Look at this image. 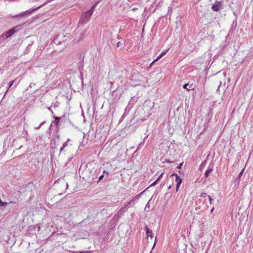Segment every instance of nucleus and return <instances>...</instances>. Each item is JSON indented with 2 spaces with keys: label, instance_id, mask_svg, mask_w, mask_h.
Listing matches in <instances>:
<instances>
[{
  "label": "nucleus",
  "instance_id": "f257e3e1",
  "mask_svg": "<svg viewBox=\"0 0 253 253\" xmlns=\"http://www.w3.org/2000/svg\"><path fill=\"white\" fill-rule=\"evenodd\" d=\"M56 126H69L73 125L69 117V114H65L61 117H54V121H52Z\"/></svg>",
  "mask_w": 253,
  "mask_h": 253
},
{
  "label": "nucleus",
  "instance_id": "f03ea898",
  "mask_svg": "<svg viewBox=\"0 0 253 253\" xmlns=\"http://www.w3.org/2000/svg\"><path fill=\"white\" fill-rule=\"evenodd\" d=\"M41 6H42V5L39 6L33 9H30V10H28L22 12L18 15L14 16L13 17L18 18V17H23L26 18V17H28V16H29L30 15H31L34 11L39 9Z\"/></svg>",
  "mask_w": 253,
  "mask_h": 253
},
{
  "label": "nucleus",
  "instance_id": "7ed1b4c3",
  "mask_svg": "<svg viewBox=\"0 0 253 253\" xmlns=\"http://www.w3.org/2000/svg\"><path fill=\"white\" fill-rule=\"evenodd\" d=\"M92 14V13L90 11H88L84 13L82 16V21L84 23L87 22L89 20Z\"/></svg>",
  "mask_w": 253,
  "mask_h": 253
},
{
  "label": "nucleus",
  "instance_id": "20e7f679",
  "mask_svg": "<svg viewBox=\"0 0 253 253\" xmlns=\"http://www.w3.org/2000/svg\"><path fill=\"white\" fill-rule=\"evenodd\" d=\"M15 31L11 28L6 32L3 33L2 36L3 38L7 39L13 35Z\"/></svg>",
  "mask_w": 253,
  "mask_h": 253
},
{
  "label": "nucleus",
  "instance_id": "39448f33",
  "mask_svg": "<svg viewBox=\"0 0 253 253\" xmlns=\"http://www.w3.org/2000/svg\"><path fill=\"white\" fill-rule=\"evenodd\" d=\"M18 78L15 79V80H13L12 81H10L8 84V87L6 92L8 91L9 89L12 86V85L15 84V85L14 87H15L19 83L20 80L17 81Z\"/></svg>",
  "mask_w": 253,
  "mask_h": 253
},
{
  "label": "nucleus",
  "instance_id": "423d86ee",
  "mask_svg": "<svg viewBox=\"0 0 253 253\" xmlns=\"http://www.w3.org/2000/svg\"><path fill=\"white\" fill-rule=\"evenodd\" d=\"M221 3L219 1H216L214 4H212L211 9L215 11H218L220 8Z\"/></svg>",
  "mask_w": 253,
  "mask_h": 253
},
{
  "label": "nucleus",
  "instance_id": "0eeeda50",
  "mask_svg": "<svg viewBox=\"0 0 253 253\" xmlns=\"http://www.w3.org/2000/svg\"><path fill=\"white\" fill-rule=\"evenodd\" d=\"M183 88L187 89V90H191L194 89V86L192 84H190V83L188 82L183 85Z\"/></svg>",
  "mask_w": 253,
  "mask_h": 253
},
{
  "label": "nucleus",
  "instance_id": "6e6552de",
  "mask_svg": "<svg viewBox=\"0 0 253 253\" xmlns=\"http://www.w3.org/2000/svg\"><path fill=\"white\" fill-rule=\"evenodd\" d=\"M145 229L146 232L147 236H150L151 238L152 239L153 237V233H152V230H150L147 226L145 227Z\"/></svg>",
  "mask_w": 253,
  "mask_h": 253
},
{
  "label": "nucleus",
  "instance_id": "1a4fd4ad",
  "mask_svg": "<svg viewBox=\"0 0 253 253\" xmlns=\"http://www.w3.org/2000/svg\"><path fill=\"white\" fill-rule=\"evenodd\" d=\"M213 170V167L209 166L208 167V169L206 170L205 173V177L206 178H207L209 175V174Z\"/></svg>",
  "mask_w": 253,
  "mask_h": 253
},
{
  "label": "nucleus",
  "instance_id": "9d476101",
  "mask_svg": "<svg viewBox=\"0 0 253 253\" xmlns=\"http://www.w3.org/2000/svg\"><path fill=\"white\" fill-rule=\"evenodd\" d=\"M126 207H127V206H125L119 210V211H118V213H117V214L118 216H121L123 213H124V212H125L126 211V210H127Z\"/></svg>",
  "mask_w": 253,
  "mask_h": 253
},
{
  "label": "nucleus",
  "instance_id": "9b49d317",
  "mask_svg": "<svg viewBox=\"0 0 253 253\" xmlns=\"http://www.w3.org/2000/svg\"><path fill=\"white\" fill-rule=\"evenodd\" d=\"M21 28H22V25H17V26L14 27L12 29L15 31V33H16V32L20 30L21 29Z\"/></svg>",
  "mask_w": 253,
  "mask_h": 253
},
{
  "label": "nucleus",
  "instance_id": "f8f14e48",
  "mask_svg": "<svg viewBox=\"0 0 253 253\" xmlns=\"http://www.w3.org/2000/svg\"><path fill=\"white\" fill-rule=\"evenodd\" d=\"M174 176H175V181L177 182L178 181V179H179L180 177L176 174V173H173L170 175V177H172Z\"/></svg>",
  "mask_w": 253,
  "mask_h": 253
},
{
  "label": "nucleus",
  "instance_id": "ddd939ff",
  "mask_svg": "<svg viewBox=\"0 0 253 253\" xmlns=\"http://www.w3.org/2000/svg\"><path fill=\"white\" fill-rule=\"evenodd\" d=\"M97 4L98 2H96L95 4H94L89 11H90L91 12L93 13V11Z\"/></svg>",
  "mask_w": 253,
  "mask_h": 253
},
{
  "label": "nucleus",
  "instance_id": "4468645a",
  "mask_svg": "<svg viewBox=\"0 0 253 253\" xmlns=\"http://www.w3.org/2000/svg\"><path fill=\"white\" fill-rule=\"evenodd\" d=\"M135 198H136V197H135ZM135 199V198H133V199L131 200V201H130L128 204H127V206H128L129 205L130 207H132L133 206V204H134V203L133 202V200Z\"/></svg>",
  "mask_w": 253,
  "mask_h": 253
},
{
  "label": "nucleus",
  "instance_id": "2eb2a0df",
  "mask_svg": "<svg viewBox=\"0 0 253 253\" xmlns=\"http://www.w3.org/2000/svg\"><path fill=\"white\" fill-rule=\"evenodd\" d=\"M7 205V203L3 202L0 199V207L1 206H5Z\"/></svg>",
  "mask_w": 253,
  "mask_h": 253
},
{
  "label": "nucleus",
  "instance_id": "dca6fc26",
  "mask_svg": "<svg viewBox=\"0 0 253 253\" xmlns=\"http://www.w3.org/2000/svg\"><path fill=\"white\" fill-rule=\"evenodd\" d=\"M67 145V141L63 143V146L61 147L60 152L63 150L64 148Z\"/></svg>",
  "mask_w": 253,
  "mask_h": 253
},
{
  "label": "nucleus",
  "instance_id": "f3484780",
  "mask_svg": "<svg viewBox=\"0 0 253 253\" xmlns=\"http://www.w3.org/2000/svg\"><path fill=\"white\" fill-rule=\"evenodd\" d=\"M208 197L209 198V202H210V204H212V201L213 200V199L211 198V196H209V195H208Z\"/></svg>",
  "mask_w": 253,
  "mask_h": 253
},
{
  "label": "nucleus",
  "instance_id": "a211bd4d",
  "mask_svg": "<svg viewBox=\"0 0 253 253\" xmlns=\"http://www.w3.org/2000/svg\"><path fill=\"white\" fill-rule=\"evenodd\" d=\"M103 177H104V174H102V175H101L99 177V178H98V180L97 182H99V181H100L101 180H102V179H103Z\"/></svg>",
  "mask_w": 253,
  "mask_h": 253
},
{
  "label": "nucleus",
  "instance_id": "6ab92c4d",
  "mask_svg": "<svg viewBox=\"0 0 253 253\" xmlns=\"http://www.w3.org/2000/svg\"><path fill=\"white\" fill-rule=\"evenodd\" d=\"M182 180L181 178H180L179 179H178V181L176 182V184H181L182 183Z\"/></svg>",
  "mask_w": 253,
  "mask_h": 253
},
{
  "label": "nucleus",
  "instance_id": "aec40b11",
  "mask_svg": "<svg viewBox=\"0 0 253 253\" xmlns=\"http://www.w3.org/2000/svg\"><path fill=\"white\" fill-rule=\"evenodd\" d=\"M144 141L140 143L138 145V148H140L142 146H143L144 145Z\"/></svg>",
  "mask_w": 253,
  "mask_h": 253
},
{
  "label": "nucleus",
  "instance_id": "412c9836",
  "mask_svg": "<svg viewBox=\"0 0 253 253\" xmlns=\"http://www.w3.org/2000/svg\"><path fill=\"white\" fill-rule=\"evenodd\" d=\"M183 163H181L180 164H179V165L177 167V168L178 169H181L182 166H183Z\"/></svg>",
  "mask_w": 253,
  "mask_h": 253
},
{
  "label": "nucleus",
  "instance_id": "4be33fe9",
  "mask_svg": "<svg viewBox=\"0 0 253 253\" xmlns=\"http://www.w3.org/2000/svg\"><path fill=\"white\" fill-rule=\"evenodd\" d=\"M158 181L156 180L154 182H153L151 184L150 186H153L155 185L157 183Z\"/></svg>",
  "mask_w": 253,
  "mask_h": 253
},
{
  "label": "nucleus",
  "instance_id": "5701e85b",
  "mask_svg": "<svg viewBox=\"0 0 253 253\" xmlns=\"http://www.w3.org/2000/svg\"><path fill=\"white\" fill-rule=\"evenodd\" d=\"M162 176H163V174H161L158 177V178L156 179V180L158 182L162 177Z\"/></svg>",
  "mask_w": 253,
  "mask_h": 253
},
{
  "label": "nucleus",
  "instance_id": "b1692460",
  "mask_svg": "<svg viewBox=\"0 0 253 253\" xmlns=\"http://www.w3.org/2000/svg\"><path fill=\"white\" fill-rule=\"evenodd\" d=\"M201 196L203 197H205L208 196V195H207V194L206 193H203L201 194Z\"/></svg>",
  "mask_w": 253,
  "mask_h": 253
},
{
  "label": "nucleus",
  "instance_id": "393cba45",
  "mask_svg": "<svg viewBox=\"0 0 253 253\" xmlns=\"http://www.w3.org/2000/svg\"><path fill=\"white\" fill-rule=\"evenodd\" d=\"M161 58V56L159 55V56L157 57V58H156L155 60H154V62H156V61H158V60H159Z\"/></svg>",
  "mask_w": 253,
  "mask_h": 253
},
{
  "label": "nucleus",
  "instance_id": "a878e982",
  "mask_svg": "<svg viewBox=\"0 0 253 253\" xmlns=\"http://www.w3.org/2000/svg\"><path fill=\"white\" fill-rule=\"evenodd\" d=\"M180 184H176V191H177L179 188V187H180Z\"/></svg>",
  "mask_w": 253,
  "mask_h": 253
},
{
  "label": "nucleus",
  "instance_id": "bb28decb",
  "mask_svg": "<svg viewBox=\"0 0 253 253\" xmlns=\"http://www.w3.org/2000/svg\"><path fill=\"white\" fill-rule=\"evenodd\" d=\"M123 129L121 131V133L119 134L120 136H121L122 137H125V135H124V133H123Z\"/></svg>",
  "mask_w": 253,
  "mask_h": 253
},
{
  "label": "nucleus",
  "instance_id": "cd10ccee",
  "mask_svg": "<svg viewBox=\"0 0 253 253\" xmlns=\"http://www.w3.org/2000/svg\"><path fill=\"white\" fill-rule=\"evenodd\" d=\"M244 170V169H243L241 170V171L240 172V173H239V177H241V176H242V174H243V173Z\"/></svg>",
  "mask_w": 253,
  "mask_h": 253
},
{
  "label": "nucleus",
  "instance_id": "c85d7f7f",
  "mask_svg": "<svg viewBox=\"0 0 253 253\" xmlns=\"http://www.w3.org/2000/svg\"><path fill=\"white\" fill-rule=\"evenodd\" d=\"M166 52H162L159 55L161 56V58L166 54Z\"/></svg>",
  "mask_w": 253,
  "mask_h": 253
},
{
  "label": "nucleus",
  "instance_id": "c756f323",
  "mask_svg": "<svg viewBox=\"0 0 253 253\" xmlns=\"http://www.w3.org/2000/svg\"><path fill=\"white\" fill-rule=\"evenodd\" d=\"M84 145H85V144L84 143V142L83 141L82 142L80 143V147H81V146L84 147Z\"/></svg>",
  "mask_w": 253,
  "mask_h": 253
},
{
  "label": "nucleus",
  "instance_id": "7c9ffc66",
  "mask_svg": "<svg viewBox=\"0 0 253 253\" xmlns=\"http://www.w3.org/2000/svg\"><path fill=\"white\" fill-rule=\"evenodd\" d=\"M45 123V122H42L39 126H42L44 125V124Z\"/></svg>",
  "mask_w": 253,
  "mask_h": 253
},
{
  "label": "nucleus",
  "instance_id": "2f4dec72",
  "mask_svg": "<svg viewBox=\"0 0 253 253\" xmlns=\"http://www.w3.org/2000/svg\"><path fill=\"white\" fill-rule=\"evenodd\" d=\"M149 136V134H147L146 135V136L143 139V141L144 142V141L145 140V139L148 137Z\"/></svg>",
  "mask_w": 253,
  "mask_h": 253
},
{
  "label": "nucleus",
  "instance_id": "473e14b6",
  "mask_svg": "<svg viewBox=\"0 0 253 253\" xmlns=\"http://www.w3.org/2000/svg\"><path fill=\"white\" fill-rule=\"evenodd\" d=\"M35 85V84H30V85H29V87L31 88V87H32L33 86V85Z\"/></svg>",
  "mask_w": 253,
  "mask_h": 253
},
{
  "label": "nucleus",
  "instance_id": "72a5a7b5",
  "mask_svg": "<svg viewBox=\"0 0 253 253\" xmlns=\"http://www.w3.org/2000/svg\"><path fill=\"white\" fill-rule=\"evenodd\" d=\"M88 136H89L90 135V133H91V130L90 129L88 131Z\"/></svg>",
  "mask_w": 253,
  "mask_h": 253
},
{
  "label": "nucleus",
  "instance_id": "f704fd0d",
  "mask_svg": "<svg viewBox=\"0 0 253 253\" xmlns=\"http://www.w3.org/2000/svg\"><path fill=\"white\" fill-rule=\"evenodd\" d=\"M120 42H119L117 43V46L119 47L120 46Z\"/></svg>",
  "mask_w": 253,
  "mask_h": 253
},
{
  "label": "nucleus",
  "instance_id": "c9c22d12",
  "mask_svg": "<svg viewBox=\"0 0 253 253\" xmlns=\"http://www.w3.org/2000/svg\"><path fill=\"white\" fill-rule=\"evenodd\" d=\"M104 173H106V174H108V172H107V171H105V170H104V171H103V174H104Z\"/></svg>",
  "mask_w": 253,
  "mask_h": 253
},
{
  "label": "nucleus",
  "instance_id": "e433bc0d",
  "mask_svg": "<svg viewBox=\"0 0 253 253\" xmlns=\"http://www.w3.org/2000/svg\"><path fill=\"white\" fill-rule=\"evenodd\" d=\"M148 205H149V203H147L146 206V207H145V210H146L147 208H149Z\"/></svg>",
  "mask_w": 253,
  "mask_h": 253
},
{
  "label": "nucleus",
  "instance_id": "4c0bfd02",
  "mask_svg": "<svg viewBox=\"0 0 253 253\" xmlns=\"http://www.w3.org/2000/svg\"><path fill=\"white\" fill-rule=\"evenodd\" d=\"M213 210H214V208L212 207V209L211 210V212L212 213L213 212Z\"/></svg>",
  "mask_w": 253,
  "mask_h": 253
},
{
  "label": "nucleus",
  "instance_id": "58836bf2",
  "mask_svg": "<svg viewBox=\"0 0 253 253\" xmlns=\"http://www.w3.org/2000/svg\"><path fill=\"white\" fill-rule=\"evenodd\" d=\"M91 135L93 136V137H96V135L93 134V133H92V134H91Z\"/></svg>",
  "mask_w": 253,
  "mask_h": 253
},
{
  "label": "nucleus",
  "instance_id": "ea45409f",
  "mask_svg": "<svg viewBox=\"0 0 253 253\" xmlns=\"http://www.w3.org/2000/svg\"><path fill=\"white\" fill-rule=\"evenodd\" d=\"M94 128H96V127H92L91 129H92V131H95V130H94Z\"/></svg>",
  "mask_w": 253,
  "mask_h": 253
},
{
  "label": "nucleus",
  "instance_id": "a19ab883",
  "mask_svg": "<svg viewBox=\"0 0 253 253\" xmlns=\"http://www.w3.org/2000/svg\"><path fill=\"white\" fill-rule=\"evenodd\" d=\"M171 185H169V187H168V189H170V188H171Z\"/></svg>",
  "mask_w": 253,
  "mask_h": 253
},
{
  "label": "nucleus",
  "instance_id": "79ce46f5",
  "mask_svg": "<svg viewBox=\"0 0 253 253\" xmlns=\"http://www.w3.org/2000/svg\"><path fill=\"white\" fill-rule=\"evenodd\" d=\"M154 62H154V61H153L151 63L150 66H152V65H153V64H154Z\"/></svg>",
  "mask_w": 253,
  "mask_h": 253
},
{
  "label": "nucleus",
  "instance_id": "37998d69",
  "mask_svg": "<svg viewBox=\"0 0 253 253\" xmlns=\"http://www.w3.org/2000/svg\"><path fill=\"white\" fill-rule=\"evenodd\" d=\"M237 179H238V180H239H239H240V177H239V176Z\"/></svg>",
  "mask_w": 253,
  "mask_h": 253
},
{
  "label": "nucleus",
  "instance_id": "c03bdc74",
  "mask_svg": "<svg viewBox=\"0 0 253 253\" xmlns=\"http://www.w3.org/2000/svg\"><path fill=\"white\" fill-rule=\"evenodd\" d=\"M69 141H70V139L68 138L66 141H67V142H68Z\"/></svg>",
  "mask_w": 253,
  "mask_h": 253
},
{
  "label": "nucleus",
  "instance_id": "a18cd8bd",
  "mask_svg": "<svg viewBox=\"0 0 253 253\" xmlns=\"http://www.w3.org/2000/svg\"><path fill=\"white\" fill-rule=\"evenodd\" d=\"M167 162L168 163H171V162H170L169 160H168Z\"/></svg>",
  "mask_w": 253,
  "mask_h": 253
},
{
  "label": "nucleus",
  "instance_id": "49530a36",
  "mask_svg": "<svg viewBox=\"0 0 253 253\" xmlns=\"http://www.w3.org/2000/svg\"><path fill=\"white\" fill-rule=\"evenodd\" d=\"M52 123H51V124H50V126H50V127H51V126H52Z\"/></svg>",
  "mask_w": 253,
  "mask_h": 253
},
{
  "label": "nucleus",
  "instance_id": "de8ad7c7",
  "mask_svg": "<svg viewBox=\"0 0 253 253\" xmlns=\"http://www.w3.org/2000/svg\"><path fill=\"white\" fill-rule=\"evenodd\" d=\"M84 134V133H83Z\"/></svg>",
  "mask_w": 253,
  "mask_h": 253
},
{
  "label": "nucleus",
  "instance_id": "09e8293b",
  "mask_svg": "<svg viewBox=\"0 0 253 253\" xmlns=\"http://www.w3.org/2000/svg\"><path fill=\"white\" fill-rule=\"evenodd\" d=\"M165 183L162 184V185H164Z\"/></svg>",
  "mask_w": 253,
  "mask_h": 253
},
{
  "label": "nucleus",
  "instance_id": "8fccbe9b",
  "mask_svg": "<svg viewBox=\"0 0 253 253\" xmlns=\"http://www.w3.org/2000/svg\"><path fill=\"white\" fill-rule=\"evenodd\" d=\"M165 183L162 184V185H164Z\"/></svg>",
  "mask_w": 253,
  "mask_h": 253
}]
</instances>
